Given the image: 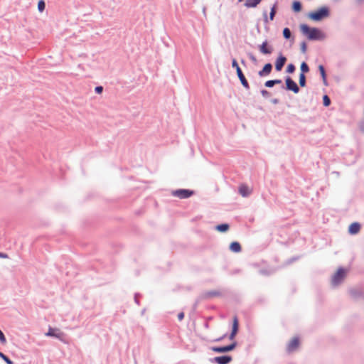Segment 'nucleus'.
I'll return each mask as SVG.
<instances>
[{"mask_svg": "<svg viewBox=\"0 0 364 364\" xmlns=\"http://www.w3.org/2000/svg\"><path fill=\"white\" fill-rule=\"evenodd\" d=\"M301 31L309 40H321L324 38V34L316 28H310L306 24L300 26Z\"/></svg>", "mask_w": 364, "mask_h": 364, "instance_id": "1", "label": "nucleus"}, {"mask_svg": "<svg viewBox=\"0 0 364 364\" xmlns=\"http://www.w3.org/2000/svg\"><path fill=\"white\" fill-rule=\"evenodd\" d=\"M329 14L328 9L326 7H322L318 11H316L314 12H311L309 14V18L311 20L318 21H321V19L327 17Z\"/></svg>", "mask_w": 364, "mask_h": 364, "instance_id": "2", "label": "nucleus"}, {"mask_svg": "<svg viewBox=\"0 0 364 364\" xmlns=\"http://www.w3.org/2000/svg\"><path fill=\"white\" fill-rule=\"evenodd\" d=\"M171 194L180 199H185L192 196L194 194V192L188 189H178L173 191Z\"/></svg>", "mask_w": 364, "mask_h": 364, "instance_id": "3", "label": "nucleus"}, {"mask_svg": "<svg viewBox=\"0 0 364 364\" xmlns=\"http://www.w3.org/2000/svg\"><path fill=\"white\" fill-rule=\"evenodd\" d=\"M346 274V272L343 269H338L332 277V284L335 286L339 284L345 278Z\"/></svg>", "mask_w": 364, "mask_h": 364, "instance_id": "4", "label": "nucleus"}, {"mask_svg": "<svg viewBox=\"0 0 364 364\" xmlns=\"http://www.w3.org/2000/svg\"><path fill=\"white\" fill-rule=\"evenodd\" d=\"M299 344H300V342H299V338L298 337H294L288 343V344L287 346V351L289 353H291L295 351L299 347Z\"/></svg>", "mask_w": 364, "mask_h": 364, "instance_id": "5", "label": "nucleus"}, {"mask_svg": "<svg viewBox=\"0 0 364 364\" xmlns=\"http://www.w3.org/2000/svg\"><path fill=\"white\" fill-rule=\"evenodd\" d=\"M286 87L289 90L293 91L294 93H298L299 92V88L296 83L290 77H287L286 78Z\"/></svg>", "mask_w": 364, "mask_h": 364, "instance_id": "6", "label": "nucleus"}, {"mask_svg": "<svg viewBox=\"0 0 364 364\" xmlns=\"http://www.w3.org/2000/svg\"><path fill=\"white\" fill-rule=\"evenodd\" d=\"M235 346H236V344H235V343H232L227 346L213 347L211 349L213 351L216 352V353H225V352H228V351L232 350L235 348Z\"/></svg>", "mask_w": 364, "mask_h": 364, "instance_id": "7", "label": "nucleus"}, {"mask_svg": "<svg viewBox=\"0 0 364 364\" xmlns=\"http://www.w3.org/2000/svg\"><path fill=\"white\" fill-rule=\"evenodd\" d=\"M232 360V357L229 355L217 356L213 358V361L218 364H228Z\"/></svg>", "mask_w": 364, "mask_h": 364, "instance_id": "8", "label": "nucleus"}, {"mask_svg": "<svg viewBox=\"0 0 364 364\" xmlns=\"http://www.w3.org/2000/svg\"><path fill=\"white\" fill-rule=\"evenodd\" d=\"M272 64L271 63H267L266 65H264V66L262 68V70L259 71L258 75L260 77L267 76L268 75L270 74V73L272 71Z\"/></svg>", "mask_w": 364, "mask_h": 364, "instance_id": "9", "label": "nucleus"}, {"mask_svg": "<svg viewBox=\"0 0 364 364\" xmlns=\"http://www.w3.org/2000/svg\"><path fill=\"white\" fill-rule=\"evenodd\" d=\"M238 319L237 316H234L233 318V323H232V330L230 335V339L232 340L234 339L235 336H236L237 331H238Z\"/></svg>", "mask_w": 364, "mask_h": 364, "instance_id": "10", "label": "nucleus"}, {"mask_svg": "<svg viewBox=\"0 0 364 364\" xmlns=\"http://www.w3.org/2000/svg\"><path fill=\"white\" fill-rule=\"evenodd\" d=\"M287 61L286 57L280 55L276 60L275 68L277 71H280Z\"/></svg>", "mask_w": 364, "mask_h": 364, "instance_id": "11", "label": "nucleus"}, {"mask_svg": "<svg viewBox=\"0 0 364 364\" xmlns=\"http://www.w3.org/2000/svg\"><path fill=\"white\" fill-rule=\"evenodd\" d=\"M237 75L242 83V85L247 89H249L250 88V86H249V84H248V82L247 80H246L242 70L240 68H238L237 69Z\"/></svg>", "mask_w": 364, "mask_h": 364, "instance_id": "12", "label": "nucleus"}, {"mask_svg": "<svg viewBox=\"0 0 364 364\" xmlns=\"http://www.w3.org/2000/svg\"><path fill=\"white\" fill-rule=\"evenodd\" d=\"M360 230V225L358 223H353L348 228V232L351 235H355L359 232Z\"/></svg>", "mask_w": 364, "mask_h": 364, "instance_id": "13", "label": "nucleus"}, {"mask_svg": "<svg viewBox=\"0 0 364 364\" xmlns=\"http://www.w3.org/2000/svg\"><path fill=\"white\" fill-rule=\"evenodd\" d=\"M259 50L263 54H270L272 52V48L268 46V43L267 41L262 43V44L259 46Z\"/></svg>", "mask_w": 364, "mask_h": 364, "instance_id": "14", "label": "nucleus"}, {"mask_svg": "<svg viewBox=\"0 0 364 364\" xmlns=\"http://www.w3.org/2000/svg\"><path fill=\"white\" fill-rule=\"evenodd\" d=\"M239 192L243 197H246L251 193V190L247 186L241 185L239 188Z\"/></svg>", "mask_w": 364, "mask_h": 364, "instance_id": "15", "label": "nucleus"}, {"mask_svg": "<svg viewBox=\"0 0 364 364\" xmlns=\"http://www.w3.org/2000/svg\"><path fill=\"white\" fill-rule=\"evenodd\" d=\"M230 250L233 252H240L241 251V245L237 242H232L230 245Z\"/></svg>", "mask_w": 364, "mask_h": 364, "instance_id": "16", "label": "nucleus"}, {"mask_svg": "<svg viewBox=\"0 0 364 364\" xmlns=\"http://www.w3.org/2000/svg\"><path fill=\"white\" fill-rule=\"evenodd\" d=\"M220 295L221 293L219 291H210L204 294V297L205 299H210L213 297L220 296Z\"/></svg>", "mask_w": 364, "mask_h": 364, "instance_id": "17", "label": "nucleus"}, {"mask_svg": "<svg viewBox=\"0 0 364 364\" xmlns=\"http://www.w3.org/2000/svg\"><path fill=\"white\" fill-rule=\"evenodd\" d=\"M262 0H246L245 6L247 8L257 6Z\"/></svg>", "mask_w": 364, "mask_h": 364, "instance_id": "18", "label": "nucleus"}, {"mask_svg": "<svg viewBox=\"0 0 364 364\" xmlns=\"http://www.w3.org/2000/svg\"><path fill=\"white\" fill-rule=\"evenodd\" d=\"M282 82L281 80H268L265 82V86L267 87H272L274 85L280 84Z\"/></svg>", "mask_w": 364, "mask_h": 364, "instance_id": "19", "label": "nucleus"}, {"mask_svg": "<svg viewBox=\"0 0 364 364\" xmlns=\"http://www.w3.org/2000/svg\"><path fill=\"white\" fill-rule=\"evenodd\" d=\"M229 229V225L220 224L216 226V230L219 232H226Z\"/></svg>", "mask_w": 364, "mask_h": 364, "instance_id": "20", "label": "nucleus"}, {"mask_svg": "<svg viewBox=\"0 0 364 364\" xmlns=\"http://www.w3.org/2000/svg\"><path fill=\"white\" fill-rule=\"evenodd\" d=\"M56 331L57 330L55 329V328H50L48 329V331L46 333V336H55V337L59 338L60 337V334H57L55 333Z\"/></svg>", "mask_w": 364, "mask_h": 364, "instance_id": "21", "label": "nucleus"}, {"mask_svg": "<svg viewBox=\"0 0 364 364\" xmlns=\"http://www.w3.org/2000/svg\"><path fill=\"white\" fill-rule=\"evenodd\" d=\"M292 8L294 11L299 12L301 10V4L299 1H294Z\"/></svg>", "mask_w": 364, "mask_h": 364, "instance_id": "22", "label": "nucleus"}, {"mask_svg": "<svg viewBox=\"0 0 364 364\" xmlns=\"http://www.w3.org/2000/svg\"><path fill=\"white\" fill-rule=\"evenodd\" d=\"M318 70L320 71V73L323 78V80L325 82L326 81V75L324 67L322 65H318Z\"/></svg>", "mask_w": 364, "mask_h": 364, "instance_id": "23", "label": "nucleus"}, {"mask_svg": "<svg viewBox=\"0 0 364 364\" xmlns=\"http://www.w3.org/2000/svg\"><path fill=\"white\" fill-rule=\"evenodd\" d=\"M299 85L301 87H305L306 85V77L304 73L299 75Z\"/></svg>", "mask_w": 364, "mask_h": 364, "instance_id": "24", "label": "nucleus"}, {"mask_svg": "<svg viewBox=\"0 0 364 364\" xmlns=\"http://www.w3.org/2000/svg\"><path fill=\"white\" fill-rule=\"evenodd\" d=\"M46 4L43 0H40L38 3V9L40 12H43L45 9Z\"/></svg>", "mask_w": 364, "mask_h": 364, "instance_id": "25", "label": "nucleus"}, {"mask_svg": "<svg viewBox=\"0 0 364 364\" xmlns=\"http://www.w3.org/2000/svg\"><path fill=\"white\" fill-rule=\"evenodd\" d=\"M301 73H308L309 71V66L308 65L305 63V62H303L301 65Z\"/></svg>", "mask_w": 364, "mask_h": 364, "instance_id": "26", "label": "nucleus"}, {"mask_svg": "<svg viewBox=\"0 0 364 364\" xmlns=\"http://www.w3.org/2000/svg\"><path fill=\"white\" fill-rule=\"evenodd\" d=\"M276 9H277V4H275L272 9H271V11H270V14H269V18L271 21H272L274 18V16H275V14H276Z\"/></svg>", "mask_w": 364, "mask_h": 364, "instance_id": "27", "label": "nucleus"}, {"mask_svg": "<svg viewBox=\"0 0 364 364\" xmlns=\"http://www.w3.org/2000/svg\"><path fill=\"white\" fill-rule=\"evenodd\" d=\"M283 36L287 39H289L291 37V31L288 28H285L283 30Z\"/></svg>", "mask_w": 364, "mask_h": 364, "instance_id": "28", "label": "nucleus"}, {"mask_svg": "<svg viewBox=\"0 0 364 364\" xmlns=\"http://www.w3.org/2000/svg\"><path fill=\"white\" fill-rule=\"evenodd\" d=\"M0 358H1L7 364H13V362L1 352H0Z\"/></svg>", "mask_w": 364, "mask_h": 364, "instance_id": "29", "label": "nucleus"}, {"mask_svg": "<svg viewBox=\"0 0 364 364\" xmlns=\"http://www.w3.org/2000/svg\"><path fill=\"white\" fill-rule=\"evenodd\" d=\"M323 102L324 106H326V107L330 105V103H331V100H330L329 97L327 95H324L323 96Z\"/></svg>", "mask_w": 364, "mask_h": 364, "instance_id": "30", "label": "nucleus"}, {"mask_svg": "<svg viewBox=\"0 0 364 364\" xmlns=\"http://www.w3.org/2000/svg\"><path fill=\"white\" fill-rule=\"evenodd\" d=\"M295 70V66L293 64L288 65L287 68V72L289 73H292Z\"/></svg>", "mask_w": 364, "mask_h": 364, "instance_id": "31", "label": "nucleus"}, {"mask_svg": "<svg viewBox=\"0 0 364 364\" xmlns=\"http://www.w3.org/2000/svg\"><path fill=\"white\" fill-rule=\"evenodd\" d=\"M232 66L236 69V71H237L238 68H240L237 63V60L235 59L232 60Z\"/></svg>", "mask_w": 364, "mask_h": 364, "instance_id": "32", "label": "nucleus"}, {"mask_svg": "<svg viewBox=\"0 0 364 364\" xmlns=\"http://www.w3.org/2000/svg\"><path fill=\"white\" fill-rule=\"evenodd\" d=\"M0 342L6 343V338L3 333V332L0 330Z\"/></svg>", "mask_w": 364, "mask_h": 364, "instance_id": "33", "label": "nucleus"}, {"mask_svg": "<svg viewBox=\"0 0 364 364\" xmlns=\"http://www.w3.org/2000/svg\"><path fill=\"white\" fill-rule=\"evenodd\" d=\"M102 90H103V87L102 86H98V87H95V92L97 93L100 94V93H101L102 92Z\"/></svg>", "mask_w": 364, "mask_h": 364, "instance_id": "34", "label": "nucleus"}, {"mask_svg": "<svg viewBox=\"0 0 364 364\" xmlns=\"http://www.w3.org/2000/svg\"><path fill=\"white\" fill-rule=\"evenodd\" d=\"M183 318H184V313L183 312L179 313L178 315V320L181 321L182 319H183Z\"/></svg>", "mask_w": 364, "mask_h": 364, "instance_id": "35", "label": "nucleus"}, {"mask_svg": "<svg viewBox=\"0 0 364 364\" xmlns=\"http://www.w3.org/2000/svg\"><path fill=\"white\" fill-rule=\"evenodd\" d=\"M0 258L6 259L9 258L8 255L0 252Z\"/></svg>", "mask_w": 364, "mask_h": 364, "instance_id": "36", "label": "nucleus"}, {"mask_svg": "<svg viewBox=\"0 0 364 364\" xmlns=\"http://www.w3.org/2000/svg\"><path fill=\"white\" fill-rule=\"evenodd\" d=\"M306 46L305 43H303L301 45V50L304 53V52H306Z\"/></svg>", "mask_w": 364, "mask_h": 364, "instance_id": "37", "label": "nucleus"}, {"mask_svg": "<svg viewBox=\"0 0 364 364\" xmlns=\"http://www.w3.org/2000/svg\"><path fill=\"white\" fill-rule=\"evenodd\" d=\"M262 92V95L263 96H266V95L268 94V92H267V90H262V92Z\"/></svg>", "mask_w": 364, "mask_h": 364, "instance_id": "38", "label": "nucleus"}, {"mask_svg": "<svg viewBox=\"0 0 364 364\" xmlns=\"http://www.w3.org/2000/svg\"><path fill=\"white\" fill-rule=\"evenodd\" d=\"M250 59H251L252 60H254V61L256 60V59H255V58L254 56H250Z\"/></svg>", "mask_w": 364, "mask_h": 364, "instance_id": "39", "label": "nucleus"}, {"mask_svg": "<svg viewBox=\"0 0 364 364\" xmlns=\"http://www.w3.org/2000/svg\"><path fill=\"white\" fill-rule=\"evenodd\" d=\"M221 339H222V338H220L217 339L216 341H220Z\"/></svg>", "mask_w": 364, "mask_h": 364, "instance_id": "40", "label": "nucleus"}]
</instances>
